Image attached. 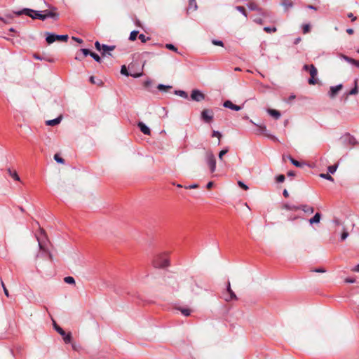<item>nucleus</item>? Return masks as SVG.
<instances>
[{
  "label": "nucleus",
  "mask_w": 359,
  "mask_h": 359,
  "mask_svg": "<svg viewBox=\"0 0 359 359\" xmlns=\"http://www.w3.org/2000/svg\"><path fill=\"white\" fill-rule=\"evenodd\" d=\"M17 15H26L32 19H39L41 20H45L43 13L40 11H34L30 8H24L21 11L15 13Z\"/></svg>",
  "instance_id": "obj_1"
},
{
  "label": "nucleus",
  "mask_w": 359,
  "mask_h": 359,
  "mask_svg": "<svg viewBox=\"0 0 359 359\" xmlns=\"http://www.w3.org/2000/svg\"><path fill=\"white\" fill-rule=\"evenodd\" d=\"M153 265L155 268L163 269L170 265V261L168 255L165 253L157 255L154 261Z\"/></svg>",
  "instance_id": "obj_2"
},
{
  "label": "nucleus",
  "mask_w": 359,
  "mask_h": 359,
  "mask_svg": "<svg viewBox=\"0 0 359 359\" xmlns=\"http://www.w3.org/2000/svg\"><path fill=\"white\" fill-rule=\"evenodd\" d=\"M205 162L209 166L211 172L216 170V158L212 151L208 150L205 151Z\"/></svg>",
  "instance_id": "obj_3"
},
{
  "label": "nucleus",
  "mask_w": 359,
  "mask_h": 359,
  "mask_svg": "<svg viewBox=\"0 0 359 359\" xmlns=\"http://www.w3.org/2000/svg\"><path fill=\"white\" fill-rule=\"evenodd\" d=\"M54 329L62 337L65 344H69L72 341V334L70 332L66 333L62 327L54 323Z\"/></svg>",
  "instance_id": "obj_4"
},
{
  "label": "nucleus",
  "mask_w": 359,
  "mask_h": 359,
  "mask_svg": "<svg viewBox=\"0 0 359 359\" xmlns=\"http://www.w3.org/2000/svg\"><path fill=\"white\" fill-rule=\"evenodd\" d=\"M214 117V113L212 109H203L201 114V119L207 123H210Z\"/></svg>",
  "instance_id": "obj_5"
},
{
  "label": "nucleus",
  "mask_w": 359,
  "mask_h": 359,
  "mask_svg": "<svg viewBox=\"0 0 359 359\" xmlns=\"http://www.w3.org/2000/svg\"><path fill=\"white\" fill-rule=\"evenodd\" d=\"M341 139L342 140L344 144L355 146L359 144L355 137L350 135L349 133L345 134L341 137Z\"/></svg>",
  "instance_id": "obj_6"
},
{
  "label": "nucleus",
  "mask_w": 359,
  "mask_h": 359,
  "mask_svg": "<svg viewBox=\"0 0 359 359\" xmlns=\"http://www.w3.org/2000/svg\"><path fill=\"white\" fill-rule=\"evenodd\" d=\"M191 99L196 102H201L205 99V95L201 90L194 89L191 91Z\"/></svg>",
  "instance_id": "obj_7"
},
{
  "label": "nucleus",
  "mask_w": 359,
  "mask_h": 359,
  "mask_svg": "<svg viewBox=\"0 0 359 359\" xmlns=\"http://www.w3.org/2000/svg\"><path fill=\"white\" fill-rule=\"evenodd\" d=\"M250 122L252 123V124L257 126L259 128L261 133L266 135L267 137H270L271 139H272L273 140H277V138L275 136L268 134L266 126L257 125V124L255 123L252 120H250Z\"/></svg>",
  "instance_id": "obj_8"
},
{
  "label": "nucleus",
  "mask_w": 359,
  "mask_h": 359,
  "mask_svg": "<svg viewBox=\"0 0 359 359\" xmlns=\"http://www.w3.org/2000/svg\"><path fill=\"white\" fill-rule=\"evenodd\" d=\"M343 88L342 84H339L334 86H331L330 88V91L328 93L329 96L331 98H333L336 96V95L338 93V92L341 90Z\"/></svg>",
  "instance_id": "obj_9"
},
{
  "label": "nucleus",
  "mask_w": 359,
  "mask_h": 359,
  "mask_svg": "<svg viewBox=\"0 0 359 359\" xmlns=\"http://www.w3.org/2000/svg\"><path fill=\"white\" fill-rule=\"evenodd\" d=\"M115 46H108L106 44H102V55L105 56L107 55H111V54L109 53L111 50H114L115 49Z\"/></svg>",
  "instance_id": "obj_10"
},
{
  "label": "nucleus",
  "mask_w": 359,
  "mask_h": 359,
  "mask_svg": "<svg viewBox=\"0 0 359 359\" xmlns=\"http://www.w3.org/2000/svg\"><path fill=\"white\" fill-rule=\"evenodd\" d=\"M303 69L305 71H308L311 76H317L318 71L316 67L313 65H304L303 66Z\"/></svg>",
  "instance_id": "obj_11"
},
{
  "label": "nucleus",
  "mask_w": 359,
  "mask_h": 359,
  "mask_svg": "<svg viewBox=\"0 0 359 359\" xmlns=\"http://www.w3.org/2000/svg\"><path fill=\"white\" fill-rule=\"evenodd\" d=\"M223 106L225 107V108H228V109H230L231 110H234V111H240L241 109H242V107L241 106H238V105H236V104H234L230 100H226L224 103H223Z\"/></svg>",
  "instance_id": "obj_12"
},
{
  "label": "nucleus",
  "mask_w": 359,
  "mask_h": 359,
  "mask_svg": "<svg viewBox=\"0 0 359 359\" xmlns=\"http://www.w3.org/2000/svg\"><path fill=\"white\" fill-rule=\"evenodd\" d=\"M137 126L140 128V131L147 135H150L151 130L150 128L143 122L140 121L137 123Z\"/></svg>",
  "instance_id": "obj_13"
},
{
  "label": "nucleus",
  "mask_w": 359,
  "mask_h": 359,
  "mask_svg": "<svg viewBox=\"0 0 359 359\" xmlns=\"http://www.w3.org/2000/svg\"><path fill=\"white\" fill-rule=\"evenodd\" d=\"M43 238H46V235H45L44 231L41 230L40 237H36V239H37L38 243H39V248L41 250H46V248H45V245L46 244H45V243L43 241Z\"/></svg>",
  "instance_id": "obj_14"
},
{
  "label": "nucleus",
  "mask_w": 359,
  "mask_h": 359,
  "mask_svg": "<svg viewBox=\"0 0 359 359\" xmlns=\"http://www.w3.org/2000/svg\"><path fill=\"white\" fill-rule=\"evenodd\" d=\"M121 74H123V75H125L126 76H131L134 78H138L140 76H142V73H137V74H130L126 68V67L125 65H123L121 67Z\"/></svg>",
  "instance_id": "obj_15"
},
{
  "label": "nucleus",
  "mask_w": 359,
  "mask_h": 359,
  "mask_svg": "<svg viewBox=\"0 0 359 359\" xmlns=\"http://www.w3.org/2000/svg\"><path fill=\"white\" fill-rule=\"evenodd\" d=\"M46 41L48 44L53 43L57 41L56 34L54 33L46 32Z\"/></svg>",
  "instance_id": "obj_16"
},
{
  "label": "nucleus",
  "mask_w": 359,
  "mask_h": 359,
  "mask_svg": "<svg viewBox=\"0 0 359 359\" xmlns=\"http://www.w3.org/2000/svg\"><path fill=\"white\" fill-rule=\"evenodd\" d=\"M340 57H341V58H342L343 60H344L347 62H348V63H350L351 65H353L355 67L359 68V61L355 60H354V59H353L351 57H348L346 55H341Z\"/></svg>",
  "instance_id": "obj_17"
},
{
  "label": "nucleus",
  "mask_w": 359,
  "mask_h": 359,
  "mask_svg": "<svg viewBox=\"0 0 359 359\" xmlns=\"http://www.w3.org/2000/svg\"><path fill=\"white\" fill-rule=\"evenodd\" d=\"M322 215L320 212H316L313 217L309 219L310 224H318L320 222Z\"/></svg>",
  "instance_id": "obj_18"
},
{
  "label": "nucleus",
  "mask_w": 359,
  "mask_h": 359,
  "mask_svg": "<svg viewBox=\"0 0 359 359\" xmlns=\"http://www.w3.org/2000/svg\"><path fill=\"white\" fill-rule=\"evenodd\" d=\"M43 16L45 17V20L48 18L57 19L58 18V14L53 11L45 10L43 11Z\"/></svg>",
  "instance_id": "obj_19"
},
{
  "label": "nucleus",
  "mask_w": 359,
  "mask_h": 359,
  "mask_svg": "<svg viewBox=\"0 0 359 359\" xmlns=\"http://www.w3.org/2000/svg\"><path fill=\"white\" fill-rule=\"evenodd\" d=\"M299 210H303L305 213L312 214L314 212V208L308 205H299Z\"/></svg>",
  "instance_id": "obj_20"
},
{
  "label": "nucleus",
  "mask_w": 359,
  "mask_h": 359,
  "mask_svg": "<svg viewBox=\"0 0 359 359\" xmlns=\"http://www.w3.org/2000/svg\"><path fill=\"white\" fill-rule=\"evenodd\" d=\"M62 121V116H60L54 119L46 121V124L47 126H54L59 124Z\"/></svg>",
  "instance_id": "obj_21"
},
{
  "label": "nucleus",
  "mask_w": 359,
  "mask_h": 359,
  "mask_svg": "<svg viewBox=\"0 0 359 359\" xmlns=\"http://www.w3.org/2000/svg\"><path fill=\"white\" fill-rule=\"evenodd\" d=\"M267 112L269 115L273 116L275 119H278L281 114L279 111L273 109H268Z\"/></svg>",
  "instance_id": "obj_22"
},
{
  "label": "nucleus",
  "mask_w": 359,
  "mask_h": 359,
  "mask_svg": "<svg viewBox=\"0 0 359 359\" xmlns=\"http://www.w3.org/2000/svg\"><path fill=\"white\" fill-rule=\"evenodd\" d=\"M358 92V79H355L354 80V88H352L347 94L346 95L348 96V95H355L357 94Z\"/></svg>",
  "instance_id": "obj_23"
},
{
  "label": "nucleus",
  "mask_w": 359,
  "mask_h": 359,
  "mask_svg": "<svg viewBox=\"0 0 359 359\" xmlns=\"http://www.w3.org/2000/svg\"><path fill=\"white\" fill-rule=\"evenodd\" d=\"M248 8L250 10V11H262V8L260 7H259V6L254 3V2H250L248 4Z\"/></svg>",
  "instance_id": "obj_24"
},
{
  "label": "nucleus",
  "mask_w": 359,
  "mask_h": 359,
  "mask_svg": "<svg viewBox=\"0 0 359 359\" xmlns=\"http://www.w3.org/2000/svg\"><path fill=\"white\" fill-rule=\"evenodd\" d=\"M283 208L287 210H292V211H294V210H299V205H293V204H290V203H285L283 205Z\"/></svg>",
  "instance_id": "obj_25"
},
{
  "label": "nucleus",
  "mask_w": 359,
  "mask_h": 359,
  "mask_svg": "<svg viewBox=\"0 0 359 359\" xmlns=\"http://www.w3.org/2000/svg\"><path fill=\"white\" fill-rule=\"evenodd\" d=\"M288 159L290 161V162L292 163V165H294V166L297 167V168H302L304 165L303 163H301L295 159H294L292 156H287Z\"/></svg>",
  "instance_id": "obj_26"
},
{
  "label": "nucleus",
  "mask_w": 359,
  "mask_h": 359,
  "mask_svg": "<svg viewBox=\"0 0 359 359\" xmlns=\"http://www.w3.org/2000/svg\"><path fill=\"white\" fill-rule=\"evenodd\" d=\"M175 94L177 95H179L184 99L188 98V94L184 90H175Z\"/></svg>",
  "instance_id": "obj_27"
},
{
  "label": "nucleus",
  "mask_w": 359,
  "mask_h": 359,
  "mask_svg": "<svg viewBox=\"0 0 359 359\" xmlns=\"http://www.w3.org/2000/svg\"><path fill=\"white\" fill-rule=\"evenodd\" d=\"M281 5L285 7V10L293 6V3L288 0H284L282 1Z\"/></svg>",
  "instance_id": "obj_28"
},
{
  "label": "nucleus",
  "mask_w": 359,
  "mask_h": 359,
  "mask_svg": "<svg viewBox=\"0 0 359 359\" xmlns=\"http://www.w3.org/2000/svg\"><path fill=\"white\" fill-rule=\"evenodd\" d=\"M319 176H320V177H321L323 179H325V180H327L331 182L334 181V178L330 175V174L329 172L328 173H320L319 175Z\"/></svg>",
  "instance_id": "obj_29"
},
{
  "label": "nucleus",
  "mask_w": 359,
  "mask_h": 359,
  "mask_svg": "<svg viewBox=\"0 0 359 359\" xmlns=\"http://www.w3.org/2000/svg\"><path fill=\"white\" fill-rule=\"evenodd\" d=\"M223 297L226 302H230L231 300L237 299V297L236 296V297H231V293H224Z\"/></svg>",
  "instance_id": "obj_30"
},
{
  "label": "nucleus",
  "mask_w": 359,
  "mask_h": 359,
  "mask_svg": "<svg viewBox=\"0 0 359 359\" xmlns=\"http://www.w3.org/2000/svg\"><path fill=\"white\" fill-rule=\"evenodd\" d=\"M8 172L11 177H12L15 180L19 181L20 177L18 175V173L15 171H12L10 168L8 169Z\"/></svg>",
  "instance_id": "obj_31"
},
{
  "label": "nucleus",
  "mask_w": 359,
  "mask_h": 359,
  "mask_svg": "<svg viewBox=\"0 0 359 359\" xmlns=\"http://www.w3.org/2000/svg\"><path fill=\"white\" fill-rule=\"evenodd\" d=\"M182 315L184 316H189L191 315V310L189 309L178 308Z\"/></svg>",
  "instance_id": "obj_32"
},
{
  "label": "nucleus",
  "mask_w": 359,
  "mask_h": 359,
  "mask_svg": "<svg viewBox=\"0 0 359 359\" xmlns=\"http://www.w3.org/2000/svg\"><path fill=\"white\" fill-rule=\"evenodd\" d=\"M138 34H139V32L137 30L132 31L130 34L129 40H130V41L136 40Z\"/></svg>",
  "instance_id": "obj_33"
},
{
  "label": "nucleus",
  "mask_w": 359,
  "mask_h": 359,
  "mask_svg": "<svg viewBox=\"0 0 359 359\" xmlns=\"http://www.w3.org/2000/svg\"><path fill=\"white\" fill-rule=\"evenodd\" d=\"M57 41H67L69 36L67 34H56Z\"/></svg>",
  "instance_id": "obj_34"
},
{
  "label": "nucleus",
  "mask_w": 359,
  "mask_h": 359,
  "mask_svg": "<svg viewBox=\"0 0 359 359\" xmlns=\"http://www.w3.org/2000/svg\"><path fill=\"white\" fill-rule=\"evenodd\" d=\"M224 293H231V297H236V294H235V293H234V292L231 290V285H230V282H229V281H228V283H227V285H226V291Z\"/></svg>",
  "instance_id": "obj_35"
},
{
  "label": "nucleus",
  "mask_w": 359,
  "mask_h": 359,
  "mask_svg": "<svg viewBox=\"0 0 359 359\" xmlns=\"http://www.w3.org/2000/svg\"><path fill=\"white\" fill-rule=\"evenodd\" d=\"M224 293H231V297H236V294H235V293H234V292L231 290V285H230V282H229V281H228V283H227V285H226V291Z\"/></svg>",
  "instance_id": "obj_36"
},
{
  "label": "nucleus",
  "mask_w": 359,
  "mask_h": 359,
  "mask_svg": "<svg viewBox=\"0 0 359 359\" xmlns=\"http://www.w3.org/2000/svg\"><path fill=\"white\" fill-rule=\"evenodd\" d=\"M157 88L161 90V91H165L168 89H170L172 88V86H167V85H164V84H158V86H157Z\"/></svg>",
  "instance_id": "obj_37"
},
{
  "label": "nucleus",
  "mask_w": 359,
  "mask_h": 359,
  "mask_svg": "<svg viewBox=\"0 0 359 359\" xmlns=\"http://www.w3.org/2000/svg\"><path fill=\"white\" fill-rule=\"evenodd\" d=\"M337 167H338V165L337 164L332 165H330L327 168L328 172L330 174H334L336 172V170L337 169Z\"/></svg>",
  "instance_id": "obj_38"
},
{
  "label": "nucleus",
  "mask_w": 359,
  "mask_h": 359,
  "mask_svg": "<svg viewBox=\"0 0 359 359\" xmlns=\"http://www.w3.org/2000/svg\"><path fill=\"white\" fill-rule=\"evenodd\" d=\"M90 56H91L96 62L100 63L102 62L101 57L95 53L91 52Z\"/></svg>",
  "instance_id": "obj_39"
},
{
  "label": "nucleus",
  "mask_w": 359,
  "mask_h": 359,
  "mask_svg": "<svg viewBox=\"0 0 359 359\" xmlns=\"http://www.w3.org/2000/svg\"><path fill=\"white\" fill-rule=\"evenodd\" d=\"M64 281L67 284H75V280L72 276H67L64 278Z\"/></svg>",
  "instance_id": "obj_40"
},
{
  "label": "nucleus",
  "mask_w": 359,
  "mask_h": 359,
  "mask_svg": "<svg viewBox=\"0 0 359 359\" xmlns=\"http://www.w3.org/2000/svg\"><path fill=\"white\" fill-rule=\"evenodd\" d=\"M236 9L239 11L241 13H242L245 17H247V12L243 6H237L236 7Z\"/></svg>",
  "instance_id": "obj_41"
},
{
  "label": "nucleus",
  "mask_w": 359,
  "mask_h": 359,
  "mask_svg": "<svg viewBox=\"0 0 359 359\" xmlns=\"http://www.w3.org/2000/svg\"><path fill=\"white\" fill-rule=\"evenodd\" d=\"M264 30L267 33L276 32L277 29L276 27H264Z\"/></svg>",
  "instance_id": "obj_42"
},
{
  "label": "nucleus",
  "mask_w": 359,
  "mask_h": 359,
  "mask_svg": "<svg viewBox=\"0 0 359 359\" xmlns=\"http://www.w3.org/2000/svg\"><path fill=\"white\" fill-rule=\"evenodd\" d=\"M229 151V149L228 147L221 150L219 153V159L220 161H222L223 159V156L225 155L227 152Z\"/></svg>",
  "instance_id": "obj_43"
},
{
  "label": "nucleus",
  "mask_w": 359,
  "mask_h": 359,
  "mask_svg": "<svg viewBox=\"0 0 359 359\" xmlns=\"http://www.w3.org/2000/svg\"><path fill=\"white\" fill-rule=\"evenodd\" d=\"M138 38L142 42V43H145L147 42V41H149L150 39L149 37L148 36H146L144 34H140L139 36H138Z\"/></svg>",
  "instance_id": "obj_44"
},
{
  "label": "nucleus",
  "mask_w": 359,
  "mask_h": 359,
  "mask_svg": "<svg viewBox=\"0 0 359 359\" xmlns=\"http://www.w3.org/2000/svg\"><path fill=\"white\" fill-rule=\"evenodd\" d=\"M212 137H217L219 139L218 144H220V139L222 137V134L219 131L214 130L212 134Z\"/></svg>",
  "instance_id": "obj_45"
},
{
  "label": "nucleus",
  "mask_w": 359,
  "mask_h": 359,
  "mask_svg": "<svg viewBox=\"0 0 359 359\" xmlns=\"http://www.w3.org/2000/svg\"><path fill=\"white\" fill-rule=\"evenodd\" d=\"M54 160L59 163L62 164L65 163V160L62 157H60L58 154H55Z\"/></svg>",
  "instance_id": "obj_46"
},
{
  "label": "nucleus",
  "mask_w": 359,
  "mask_h": 359,
  "mask_svg": "<svg viewBox=\"0 0 359 359\" xmlns=\"http://www.w3.org/2000/svg\"><path fill=\"white\" fill-rule=\"evenodd\" d=\"M165 48H168V50H173L175 52H177V48L173 44L166 43Z\"/></svg>",
  "instance_id": "obj_47"
},
{
  "label": "nucleus",
  "mask_w": 359,
  "mask_h": 359,
  "mask_svg": "<svg viewBox=\"0 0 359 359\" xmlns=\"http://www.w3.org/2000/svg\"><path fill=\"white\" fill-rule=\"evenodd\" d=\"M189 8H192L194 11H196L197 9V4L196 0H194V2L189 1Z\"/></svg>",
  "instance_id": "obj_48"
},
{
  "label": "nucleus",
  "mask_w": 359,
  "mask_h": 359,
  "mask_svg": "<svg viewBox=\"0 0 359 359\" xmlns=\"http://www.w3.org/2000/svg\"><path fill=\"white\" fill-rule=\"evenodd\" d=\"M276 182H278V183H282L285 181V175H279L276 177Z\"/></svg>",
  "instance_id": "obj_49"
},
{
  "label": "nucleus",
  "mask_w": 359,
  "mask_h": 359,
  "mask_svg": "<svg viewBox=\"0 0 359 359\" xmlns=\"http://www.w3.org/2000/svg\"><path fill=\"white\" fill-rule=\"evenodd\" d=\"M81 51L82 52L84 56L90 55L91 53V51L87 48H81Z\"/></svg>",
  "instance_id": "obj_50"
},
{
  "label": "nucleus",
  "mask_w": 359,
  "mask_h": 359,
  "mask_svg": "<svg viewBox=\"0 0 359 359\" xmlns=\"http://www.w3.org/2000/svg\"><path fill=\"white\" fill-rule=\"evenodd\" d=\"M316 76H311V78L309 79L308 82L311 85H315L316 83Z\"/></svg>",
  "instance_id": "obj_51"
},
{
  "label": "nucleus",
  "mask_w": 359,
  "mask_h": 359,
  "mask_svg": "<svg viewBox=\"0 0 359 359\" xmlns=\"http://www.w3.org/2000/svg\"><path fill=\"white\" fill-rule=\"evenodd\" d=\"M311 271L316 272V273H325L326 270L324 268L320 267V268H316V269L311 270Z\"/></svg>",
  "instance_id": "obj_52"
},
{
  "label": "nucleus",
  "mask_w": 359,
  "mask_h": 359,
  "mask_svg": "<svg viewBox=\"0 0 359 359\" xmlns=\"http://www.w3.org/2000/svg\"><path fill=\"white\" fill-rule=\"evenodd\" d=\"M310 31V25L309 24L304 25L303 26V33L306 34Z\"/></svg>",
  "instance_id": "obj_53"
},
{
  "label": "nucleus",
  "mask_w": 359,
  "mask_h": 359,
  "mask_svg": "<svg viewBox=\"0 0 359 359\" xmlns=\"http://www.w3.org/2000/svg\"><path fill=\"white\" fill-rule=\"evenodd\" d=\"M238 186L241 188L243 189L244 190L248 189V187L244 182H243L241 181H238Z\"/></svg>",
  "instance_id": "obj_54"
},
{
  "label": "nucleus",
  "mask_w": 359,
  "mask_h": 359,
  "mask_svg": "<svg viewBox=\"0 0 359 359\" xmlns=\"http://www.w3.org/2000/svg\"><path fill=\"white\" fill-rule=\"evenodd\" d=\"M212 42L214 45L224 46V43L220 40H212Z\"/></svg>",
  "instance_id": "obj_55"
},
{
  "label": "nucleus",
  "mask_w": 359,
  "mask_h": 359,
  "mask_svg": "<svg viewBox=\"0 0 359 359\" xmlns=\"http://www.w3.org/2000/svg\"><path fill=\"white\" fill-rule=\"evenodd\" d=\"M1 285H2V287H3V290H4V292L5 294V295L8 297H9V292H8V290H7V288L6 287L3 281H1Z\"/></svg>",
  "instance_id": "obj_56"
},
{
  "label": "nucleus",
  "mask_w": 359,
  "mask_h": 359,
  "mask_svg": "<svg viewBox=\"0 0 359 359\" xmlns=\"http://www.w3.org/2000/svg\"><path fill=\"white\" fill-rule=\"evenodd\" d=\"M296 96L294 95H290L287 99H286L285 101L287 102V103H290L292 100H294L295 99Z\"/></svg>",
  "instance_id": "obj_57"
},
{
  "label": "nucleus",
  "mask_w": 359,
  "mask_h": 359,
  "mask_svg": "<svg viewBox=\"0 0 359 359\" xmlns=\"http://www.w3.org/2000/svg\"><path fill=\"white\" fill-rule=\"evenodd\" d=\"M95 46L98 51H102V44L98 41H95Z\"/></svg>",
  "instance_id": "obj_58"
},
{
  "label": "nucleus",
  "mask_w": 359,
  "mask_h": 359,
  "mask_svg": "<svg viewBox=\"0 0 359 359\" xmlns=\"http://www.w3.org/2000/svg\"><path fill=\"white\" fill-rule=\"evenodd\" d=\"M348 236V233L344 231L341 236V240L344 241Z\"/></svg>",
  "instance_id": "obj_59"
},
{
  "label": "nucleus",
  "mask_w": 359,
  "mask_h": 359,
  "mask_svg": "<svg viewBox=\"0 0 359 359\" xmlns=\"http://www.w3.org/2000/svg\"><path fill=\"white\" fill-rule=\"evenodd\" d=\"M254 22L258 25H262L264 22V20L261 18H257L254 19Z\"/></svg>",
  "instance_id": "obj_60"
},
{
  "label": "nucleus",
  "mask_w": 359,
  "mask_h": 359,
  "mask_svg": "<svg viewBox=\"0 0 359 359\" xmlns=\"http://www.w3.org/2000/svg\"><path fill=\"white\" fill-rule=\"evenodd\" d=\"M198 187V184H190L189 186L184 187L185 189H196Z\"/></svg>",
  "instance_id": "obj_61"
},
{
  "label": "nucleus",
  "mask_w": 359,
  "mask_h": 359,
  "mask_svg": "<svg viewBox=\"0 0 359 359\" xmlns=\"http://www.w3.org/2000/svg\"><path fill=\"white\" fill-rule=\"evenodd\" d=\"M345 282L347 283H354L355 282V279L351 278H346L345 279Z\"/></svg>",
  "instance_id": "obj_62"
},
{
  "label": "nucleus",
  "mask_w": 359,
  "mask_h": 359,
  "mask_svg": "<svg viewBox=\"0 0 359 359\" xmlns=\"http://www.w3.org/2000/svg\"><path fill=\"white\" fill-rule=\"evenodd\" d=\"M347 16L348 18H351V21H355L356 20V17H355L352 13H349Z\"/></svg>",
  "instance_id": "obj_63"
},
{
  "label": "nucleus",
  "mask_w": 359,
  "mask_h": 359,
  "mask_svg": "<svg viewBox=\"0 0 359 359\" xmlns=\"http://www.w3.org/2000/svg\"><path fill=\"white\" fill-rule=\"evenodd\" d=\"M72 39L73 40H74V41H77V42H78V43H83V40H82L81 39H80V38H77V37H75V36H72Z\"/></svg>",
  "instance_id": "obj_64"
}]
</instances>
